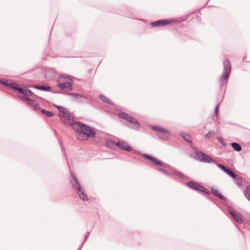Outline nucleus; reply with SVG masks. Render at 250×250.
Returning <instances> with one entry per match:
<instances>
[{
    "label": "nucleus",
    "mask_w": 250,
    "mask_h": 250,
    "mask_svg": "<svg viewBox=\"0 0 250 250\" xmlns=\"http://www.w3.org/2000/svg\"><path fill=\"white\" fill-rule=\"evenodd\" d=\"M72 181H71L72 187L76 190L79 197L84 201H88L89 198L84 188L78 180L76 175L73 172H71Z\"/></svg>",
    "instance_id": "f03ea898"
},
{
    "label": "nucleus",
    "mask_w": 250,
    "mask_h": 250,
    "mask_svg": "<svg viewBox=\"0 0 250 250\" xmlns=\"http://www.w3.org/2000/svg\"><path fill=\"white\" fill-rule=\"evenodd\" d=\"M22 101L27 102V104L31 106H33L35 104V101L30 97H20Z\"/></svg>",
    "instance_id": "4be33fe9"
},
{
    "label": "nucleus",
    "mask_w": 250,
    "mask_h": 250,
    "mask_svg": "<svg viewBox=\"0 0 250 250\" xmlns=\"http://www.w3.org/2000/svg\"><path fill=\"white\" fill-rule=\"evenodd\" d=\"M195 160H198L200 162H204L206 163H213L217 165L218 163L216 161L214 160L211 157H210L208 154H205L202 152L196 151L193 156Z\"/></svg>",
    "instance_id": "423d86ee"
},
{
    "label": "nucleus",
    "mask_w": 250,
    "mask_h": 250,
    "mask_svg": "<svg viewBox=\"0 0 250 250\" xmlns=\"http://www.w3.org/2000/svg\"><path fill=\"white\" fill-rule=\"evenodd\" d=\"M53 93H60V94H67V93H64V92H58L57 91H52Z\"/></svg>",
    "instance_id": "c9c22d12"
},
{
    "label": "nucleus",
    "mask_w": 250,
    "mask_h": 250,
    "mask_svg": "<svg viewBox=\"0 0 250 250\" xmlns=\"http://www.w3.org/2000/svg\"><path fill=\"white\" fill-rule=\"evenodd\" d=\"M33 87L42 91L47 92L51 91V87L46 83H43L41 85H35L33 86Z\"/></svg>",
    "instance_id": "a211bd4d"
},
{
    "label": "nucleus",
    "mask_w": 250,
    "mask_h": 250,
    "mask_svg": "<svg viewBox=\"0 0 250 250\" xmlns=\"http://www.w3.org/2000/svg\"><path fill=\"white\" fill-rule=\"evenodd\" d=\"M49 76H50V77H53V75H50Z\"/></svg>",
    "instance_id": "ea45409f"
},
{
    "label": "nucleus",
    "mask_w": 250,
    "mask_h": 250,
    "mask_svg": "<svg viewBox=\"0 0 250 250\" xmlns=\"http://www.w3.org/2000/svg\"><path fill=\"white\" fill-rule=\"evenodd\" d=\"M217 140L218 141V142L220 143L221 144L224 142L223 140V139L222 138H221V137H217Z\"/></svg>",
    "instance_id": "f704fd0d"
},
{
    "label": "nucleus",
    "mask_w": 250,
    "mask_h": 250,
    "mask_svg": "<svg viewBox=\"0 0 250 250\" xmlns=\"http://www.w3.org/2000/svg\"><path fill=\"white\" fill-rule=\"evenodd\" d=\"M118 116L130 123L131 124L127 125L129 128L138 131L140 128V124L139 122L134 117L131 116L125 112H121L118 113Z\"/></svg>",
    "instance_id": "20e7f679"
},
{
    "label": "nucleus",
    "mask_w": 250,
    "mask_h": 250,
    "mask_svg": "<svg viewBox=\"0 0 250 250\" xmlns=\"http://www.w3.org/2000/svg\"><path fill=\"white\" fill-rule=\"evenodd\" d=\"M200 189H199V191H202L205 193L209 194V193H210V191L208 189L205 188L204 187H203L202 186H201V188H200Z\"/></svg>",
    "instance_id": "7c9ffc66"
},
{
    "label": "nucleus",
    "mask_w": 250,
    "mask_h": 250,
    "mask_svg": "<svg viewBox=\"0 0 250 250\" xmlns=\"http://www.w3.org/2000/svg\"><path fill=\"white\" fill-rule=\"evenodd\" d=\"M66 78V77L64 76L59 77L57 85V86L62 90L67 89L69 91L73 90L72 80L69 79L68 81H65Z\"/></svg>",
    "instance_id": "0eeeda50"
},
{
    "label": "nucleus",
    "mask_w": 250,
    "mask_h": 250,
    "mask_svg": "<svg viewBox=\"0 0 250 250\" xmlns=\"http://www.w3.org/2000/svg\"><path fill=\"white\" fill-rule=\"evenodd\" d=\"M231 71V65L230 61L226 59L223 62V72L219 77V81L221 87L226 85Z\"/></svg>",
    "instance_id": "7ed1b4c3"
},
{
    "label": "nucleus",
    "mask_w": 250,
    "mask_h": 250,
    "mask_svg": "<svg viewBox=\"0 0 250 250\" xmlns=\"http://www.w3.org/2000/svg\"><path fill=\"white\" fill-rule=\"evenodd\" d=\"M143 156L146 159L151 161L153 162V164L155 166H162L164 165V164L162 161L161 160L156 158L155 157H152V156L144 153L143 154Z\"/></svg>",
    "instance_id": "2eb2a0df"
},
{
    "label": "nucleus",
    "mask_w": 250,
    "mask_h": 250,
    "mask_svg": "<svg viewBox=\"0 0 250 250\" xmlns=\"http://www.w3.org/2000/svg\"><path fill=\"white\" fill-rule=\"evenodd\" d=\"M99 98L100 100H101L102 101H103L104 103L106 104L110 105L113 104V103L110 99H109L107 97H106L104 95H100Z\"/></svg>",
    "instance_id": "5701e85b"
},
{
    "label": "nucleus",
    "mask_w": 250,
    "mask_h": 250,
    "mask_svg": "<svg viewBox=\"0 0 250 250\" xmlns=\"http://www.w3.org/2000/svg\"><path fill=\"white\" fill-rule=\"evenodd\" d=\"M67 95L74 98V101L79 103H84V100H90V97L87 96H83L76 93H67Z\"/></svg>",
    "instance_id": "9d476101"
},
{
    "label": "nucleus",
    "mask_w": 250,
    "mask_h": 250,
    "mask_svg": "<svg viewBox=\"0 0 250 250\" xmlns=\"http://www.w3.org/2000/svg\"><path fill=\"white\" fill-rule=\"evenodd\" d=\"M235 183L238 186L241 185L242 184V179L239 175L236 174V176L233 178Z\"/></svg>",
    "instance_id": "a878e982"
},
{
    "label": "nucleus",
    "mask_w": 250,
    "mask_h": 250,
    "mask_svg": "<svg viewBox=\"0 0 250 250\" xmlns=\"http://www.w3.org/2000/svg\"><path fill=\"white\" fill-rule=\"evenodd\" d=\"M180 135L187 142L189 143H192V139L191 136L185 133V132H181L180 133Z\"/></svg>",
    "instance_id": "412c9836"
},
{
    "label": "nucleus",
    "mask_w": 250,
    "mask_h": 250,
    "mask_svg": "<svg viewBox=\"0 0 250 250\" xmlns=\"http://www.w3.org/2000/svg\"><path fill=\"white\" fill-rule=\"evenodd\" d=\"M116 143H118L117 141H115L113 140H109L106 142L107 146H112L114 145L116 146Z\"/></svg>",
    "instance_id": "c756f323"
},
{
    "label": "nucleus",
    "mask_w": 250,
    "mask_h": 250,
    "mask_svg": "<svg viewBox=\"0 0 250 250\" xmlns=\"http://www.w3.org/2000/svg\"><path fill=\"white\" fill-rule=\"evenodd\" d=\"M116 146L119 147L120 149L128 151V152H132L135 154H137L138 155H141V152L136 150L133 149L132 147L129 146L128 143L126 142H120L118 141V143H116Z\"/></svg>",
    "instance_id": "6e6552de"
},
{
    "label": "nucleus",
    "mask_w": 250,
    "mask_h": 250,
    "mask_svg": "<svg viewBox=\"0 0 250 250\" xmlns=\"http://www.w3.org/2000/svg\"><path fill=\"white\" fill-rule=\"evenodd\" d=\"M90 233V231H88L86 233V234H85V237H84V239L83 242L82 243V246H83V245L85 243V241H86L87 239L88 238Z\"/></svg>",
    "instance_id": "473e14b6"
},
{
    "label": "nucleus",
    "mask_w": 250,
    "mask_h": 250,
    "mask_svg": "<svg viewBox=\"0 0 250 250\" xmlns=\"http://www.w3.org/2000/svg\"><path fill=\"white\" fill-rule=\"evenodd\" d=\"M217 166L221 169L222 171H223L225 173L229 175V176L232 177V178H234L235 176H236V174L231 170V169L227 168L223 165L220 163H217Z\"/></svg>",
    "instance_id": "f8f14e48"
},
{
    "label": "nucleus",
    "mask_w": 250,
    "mask_h": 250,
    "mask_svg": "<svg viewBox=\"0 0 250 250\" xmlns=\"http://www.w3.org/2000/svg\"><path fill=\"white\" fill-rule=\"evenodd\" d=\"M215 133V131H209L207 134H206L205 137L208 139L213 138L214 137Z\"/></svg>",
    "instance_id": "cd10ccee"
},
{
    "label": "nucleus",
    "mask_w": 250,
    "mask_h": 250,
    "mask_svg": "<svg viewBox=\"0 0 250 250\" xmlns=\"http://www.w3.org/2000/svg\"><path fill=\"white\" fill-rule=\"evenodd\" d=\"M83 246H82H82H81V247L79 248V249L78 250H81V249H82V248L83 247Z\"/></svg>",
    "instance_id": "58836bf2"
},
{
    "label": "nucleus",
    "mask_w": 250,
    "mask_h": 250,
    "mask_svg": "<svg viewBox=\"0 0 250 250\" xmlns=\"http://www.w3.org/2000/svg\"><path fill=\"white\" fill-rule=\"evenodd\" d=\"M169 176H172L174 179H186L187 176L181 172L175 169L170 171Z\"/></svg>",
    "instance_id": "f3484780"
},
{
    "label": "nucleus",
    "mask_w": 250,
    "mask_h": 250,
    "mask_svg": "<svg viewBox=\"0 0 250 250\" xmlns=\"http://www.w3.org/2000/svg\"><path fill=\"white\" fill-rule=\"evenodd\" d=\"M230 145L233 149L236 151L239 152L242 150V147L241 145L237 143H231Z\"/></svg>",
    "instance_id": "b1692460"
},
{
    "label": "nucleus",
    "mask_w": 250,
    "mask_h": 250,
    "mask_svg": "<svg viewBox=\"0 0 250 250\" xmlns=\"http://www.w3.org/2000/svg\"><path fill=\"white\" fill-rule=\"evenodd\" d=\"M41 106L39 104L37 103H35L34 105L33 106V109L34 110H37L40 109Z\"/></svg>",
    "instance_id": "2f4dec72"
},
{
    "label": "nucleus",
    "mask_w": 250,
    "mask_h": 250,
    "mask_svg": "<svg viewBox=\"0 0 250 250\" xmlns=\"http://www.w3.org/2000/svg\"><path fill=\"white\" fill-rule=\"evenodd\" d=\"M222 146L223 147H226L227 146H228V144L225 143V142H223V143L222 144Z\"/></svg>",
    "instance_id": "4c0bfd02"
},
{
    "label": "nucleus",
    "mask_w": 250,
    "mask_h": 250,
    "mask_svg": "<svg viewBox=\"0 0 250 250\" xmlns=\"http://www.w3.org/2000/svg\"><path fill=\"white\" fill-rule=\"evenodd\" d=\"M186 186L189 187L190 188L199 191L200 188H201V186L197 182L195 181H191L186 184Z\"/></svg>",
    "instance_id": "6ab92c4d"
},
{
    "label": "nucleus",
    "mask_w": 250,
    "mask_h": 250,
    "mask_svg": "<svg viewBox=\"0 0 250 250\" xmlns=\"http://www.w3.org/2000/svg\"><path fill=\"white\" fill-rule=\"evenodd\" d=\"M172 22V21L167 19L159 20L151 23L152 27L162 26Z\"/></svg>",
    "instance_id": "4468645a"
},
{
    "label": "nucleus",
    "mask_w": 250,
    "mask_h": 250,
    "mask_svg": "<svg viewBox=\"0 0 250 250\" xmlns=\"http://www.w3.org/2000/svg\"><path fill=\"white\" fill-rule=\"evenodd\" d=\"M211 193L213 195L219 198L222 200H226L227 198L222 195L217 189H214L213 188H210Z\"/></svg>",
    "instance_id": "aec40b11"
},
{
    "label": "nucleus",
    "mask_w": 250,
    "mask_h": 250,
    "mask_svg": "<svg viewBox=\"0 0 250 250\" xmlns=\"http://www.w3.org/2000/svg\"><path fill=\"white\" fill-rule=\"evenodd\" d=\"M61 147H62V150L63 151H65L64 147V146H62V143H61ZM64 153L65 155L66 156L65 152H64Z\"/></svg>",
    "instance_id": "e433bc0d"
},
{
    "label": "nucleus",
    "mask_w": 250,
    "mask_h": 250,
    "mask_svg": "<svg viewBox=\"0 0 250 250\" xmlns=\"http://www.w3.org/2000/svg\"><path fill=\"white\" fill-rule=\"evenodd\" d=\"M60 117L62 122L72 128L77 132L85 135L88 138H94L96 135L94 129L82 122H73V116L66 108L58 105Z\"/></svg>",
    "instance_id": "f257e3e1"
},
{
    "label": "nucleus",
    "mask_w": 250,
    "mask_h": 250,
    "mask_svg": "<svg viewBox=\"0 0 250 250\" xmlns=\"http://www.w3.org/2000/svg\"><path fill=\"white\" fill-rule=\"evenodd\" d=\"M217 166L221 169L222 171H223L225 173L229 175V176L232 177V178H234L235 176H236V174L231 170V169L227 168L223 165L220 163H217Z\"/></svg>",
    "instance_id": "ddd939ff"
},
{
    "label": "nucleus",
    "mask_w": 250,
    "mask_h": 250,
    "mask_svg": "<svg viewBox=\"0 0 250 250\" xmlns=\"http://www.w3.org/2000/svg\"><path fill=\"white\" fill-rule=\"evenodd\" d=\"M157 170L162 172L165 175L169 176L170 171H167L165 168H162V167H158L157 168Z\"/></svg>",
    "instance_id": "c85d7f7f"
},
{
    "label": "nucleus",
    "mask_w": 250,
    "mask_h": 250,
    "mask_svg": "<svg viewBox=\"0 0 250 250\" xmlns=\"http://www.w3.org/2000/svg\"><path fill=\"white\" fill-rule=\"evenodd\" d=\"M0 83L3 85L10 87L12 90L16 91L17 87L19 86V84L14 82H10L7 80H4L0 79Z\"/></svg>",
    "instance_id": "9b49d317"
},
{
    "label": "nucleus",
    "mask_w": 250,
    "mask_h": 250,
    "mask_svg": "<svg viewBox=\"0 0 250 250\" xmlns=\"http://www.w3.org/2000/svg\"><path fill=\"white\" fill-rule=\"evenodd\" d=\"M229 213L232 217L235 220V221L239 224H241L243 222V220L242 218L241 214L236 212L231 209H229Z\"/></svg>",
    "instance_id": "dca6fc26"
},
{
    "label": "nucleus",
    "mask_w": 250,
    "mask_h": 250,
    "mask_svg": "<svg viewBox=\"0 0 250 250\" xmlns=\"http://www.w3.org/2000/svg\"><path fill=\"white\" fill-rule=\"evenodd\" d=\"M41 112L42 114H43L45 115H46L48 117H52L53 116V112H52L51 111H48V110H46L44 109H41Z\"/></svg>",
    "instance_id": "bb28decb"
},
{
    "label": "nucleus",
    "mask_w": 250,
    "mask_h": 250,
    "mask_svg": "<svg viewBox=\"0 0 250 250\" xmlns=\"http://www.w3.org/2000/svg\"><path fill=\"white\" fill-rule=\"evenodd\" d=\"M18 93L23 95L22 97H33L36 98H40L37 95L35 94L31 90L28 88H23L20 87V85L17 87V88L16 90Z\"/></svg>",
    "instance_id": "1a4fd4ad"
},
{
    "label": "nucleus",
    "mask_w": 250,
    "mask_h": 250,
    "mask_svg": "<svg viewBox=\"0 0 250 250\" xmlns=\"http://www.w3.org/2000/svg\"><path fill=\"white\" fill-rule=\"evenodd\" d=\"M214 113L216 115L219 114V104H217L215 107Z\"/></svg>",
    "instance_id": "72a5a7b5"
},
{
    "label": "nucleus",
    "mask_w": 250,
    "mask_h": 250,
    "mask_svg": "<svg viewBox=\"0 0 250 250\" xmlns=\"http://www.w3.org/2000/svg\"><path fill=\"white\" fill-rule=\"evenodd\" d=\"M245 197L250 202V185L248 186L244 191Z\"/></svg>",
    "instance_id": "393cba45"
},
{
    "label": "nucleus",
    "mask_w": 250,
    "mask_h": 250,
    "mask_svg": "<svg viewBox=\"0 0 250 250\" xmlns=\"http://www.w3.org/2000/svg\"><path fill=\"white\" fill-rule=\"evenodd\" d=\"M151 128L156 132V135L159 139L165 141L169 139L171 134L167 129L157 125H152Z\"/></svg>",
    "instance_id": "39448f33"
}]
</instances>
